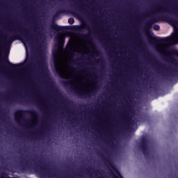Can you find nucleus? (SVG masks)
<instances>
[{
  "instance_id": "1",
  "label": "nucleus",
  "mask_w": 178,
  "mask_h": 178,
  "mask_svg": "<svg viewBox=\"0 0 178 178\" xmlns=\"http://www.w3.org/2000/svg\"><path fill=\"white\" fill-rule=\"evenodd\" d=\"M33 38L37 39L38 35H35L33 36V35H31L30 32L27 31L26 29H24L23 31H18V33H15L14 35L10 37L9 38H6L4 39L3 38L0 37V49L6 47V45H8L10 41L18 40L19 38H24L26 42H30L33 41Z\"/></svg>"
},
{
  "instance_id": "2",
  "label": "nucleus",
  "mask_w": 178,
  "mask_h": 178,
  "mask_svg": "<svg viewBox=\"0 0 178 178\" xmlns=\"http://www.w3.org/2000/svg\"><path fill=\"white\" fill-rule=\"evenodd\" d=\"M148 139L147 138L143 137L141 138V142L139 145V149L143 154L145 158L148 157L149 155V152H148Z\"/></svg>"
},
{
  "instance_id": "3",
  "label": "nucleus",
  "mask_w": 178,
  "mask_h": 178,
  "mask_svg": "<svg viewBox=\"0 0 178 178\" xmlns=\"http://www.w3.org/2000/svg\"><path fill=\"white\" fill-rule=\"evenodd\" d=\"M131 113H133V107L128 105L127 109L122 113V120H124L125 123H133V120L130 115Z\"/></svg>"
},
{
  "instance_id": "4",
  "label": "nucleus",
  "mask_w": 178,
  "mask_h": 178,
  "mask_svg": "<svg viewBox=\"0 0 178 178\" xmlns=\"http://www.w3.org/2000/svg\"><path fill=\"white\" fill-rule=\"evenodd\" d=\"M149 42H153L154 44H169V42L172 41V38L170 36L162 38L159 37L150 36V38H149Z\"/></svg>"
},
{
  "instance_id": "5",
  "label": "nucleus",
  "mask_w": 178,
  "mask_h": 178,
  "mask_svg": "<svg viewBox=\"0 0 178 178\" xmlns=\"http://www.w3.org/2000/svg\"><path fill=\"white\" fill-rule=\"evenodd\" d=\"M26 113H29V115H31V116H34L35 118H37V116H38L37 112H35V111L17 110L15 113L16 120H17V118H19V119H23V116H24Z\"/></svg>"
},
{
  "instance_id": "6",
  "label": "nucleus",
  "mask_w": 178,
  "mask_h": 178,
  "mask_svg": "<svg viewBox=\"0 0 178 178\" xmlns=\"http://www.w3.org/2000/svg\"><path fill=\"white\" fill-rule=\"evenodd\" d=\"M74 27L76 26H60L54 22L50 25V29H51V30H54V31H66V30H72V29H74Z\"/></svg>"
},
{
  "instance_id": "7",
  "label": "nucleus",
  "mask_w": 178,
  "mask_h": 178,
  "mask_svg": "<svg viewBox=\"0 0 178 178\" xmlns=\"http://www.w3.org/2000/svg\"><path fill=\"white\" fill-rule=\"evenodd\" d=\"M55 38L57 42L55 45V48H56L57 50L53 51L54 58L58 56L59 50L62 49V48H63V45H65V40H62L60 37H56Z\"/></svg>"
},
{
  "instance_id": "8",
  "label": "nucleus",
  "mask_w": 178,
  "mask_h": 178,
  "mask_svg": "<svg viewBox=\"0 0 178 178\" xmlns=\"http://www.w3.org/2000/svg\"><path fill=\"white\" fill-rule=\"evenodd\" d=\"M5 63H8L9 69H11L12 70H17V68L22 66V64H13L12 63H10L8 57H4L3 58L0 59V63L1 66H3V65H5Z\"/></svg>"
},
{
  "instance_id": "9",
  "label": "nucleus",
  "mask_w": 178,
  "mask_h": 178,
  "mask_svg": "<svg viewBox=\"0 0 178 178\" xmlns=\"http://www.w3.org/2000/svg\"><path fill=\"white\" fill-rule=\"evenodd\" d=\"M70 90H72V91H74V92H76V94H78V95L79 97H91L95 92V91H94V90H91L88 92H82L79 91L74 87H70Z\"/></svg>"
},
{
  "instance_id": "10",
  "label": "nucleus",
  "mask_w": 178,
  "mask_h": 178,
  "mask_svg": "<svg viewBox=\"0 0 178 178\" xmlns=\"http://www.w3.org/2000/svg\"><path fill=\"white\" fill-rule=\"evenodd\" d=\"M54 69L59 77L65 79V75L63 74V72H62V70H60V66L56 61H54Z\"/></svg>"
},
{
  "instance_id": "11",
  "label": "nucleus",
  "mask_w": 178,
  "mask_h": 178,
  "mask_svg": "<svg viewBox=\"0 0 178 178\" xmlns=\"http://www.w3.org/2000/svg\"><path fill=\"white\" fill-rule=\"evenodd\" d=\"M157 19L156 18H151L147 23H146V30H150L151 27H152V24L154 23H156Z\"/></svg>"
},
{
  "instance_id": "12",
  "label": "nucleus",
  "mask_w": 178,
  "mask_h": 178,
  "mask_svg": "<svg viewBox=\"0 0 178 178\" xmlns=\"http://www.w3.org/2000/svg\"><path fill=\"white\" fill-rule=\"evenodd\" d=\"M172 72H170V74L169 75H167V77H166V79L167 80H169V81H172V77H175V76H176L177 74H178V70H176V69H171Z\"/></svg>"
},
{
  "instance_id": "13",
  "label": "nucleus",
  "mask_w": 178,
  "mask_h": 178,
  "mask_svg": "<svg viewBox=\"0 0 178 178\" xmlns=\"http://www.w3.org/2000/svg\"><path fill=\"white\" fill-rule=\"evenodd\" d=\"M155 10H156V12H165V8L161 6H156Z\"/></svg>"
},
{
  "instance_id": "14",
  "label": "nucleus",
  "mask_w": 178,
  "mask_h": 178,
  "mask_svg": "<svg viewBox=\"0 0 178 178\" xmlns=\"http://www.w3.org/2000/svg\"><path fill=\"white\" fill-rule=\"evenodd\" d=\"M62 84L64 87H69V86H72V81H63Z\"/></svg>"
},
{
  "instance_id": "15",
  "label": "nucleus",
  "mask_w": 178,
  "mask_h": 178,
  "mask_svg": "<svg viewBox=\"0 0 178 178\" xmlns=\"http://www.w3.org/2000/svg\"><path fill=\"white\" fill-rule=\"evenodd\" d=\"M152 60H154L156 66H159V67H163V66H162L161 63L158 62V60L156 59V58L153 57Z\"/></svg>"
},
{
  "instance_id": "16",
  "label": "nucleus",
  "mask_w": 178,
  "mask_h": 178,
  "mask_svg": "<svg viewBox=\"0 0 178 178\" xmlns=\"http://www.w3.org/2000/svg\"><path fill=\"white\" fill-rule=\"evenodd\" d=\"M79 10H80V12H83L84 13H87V8H84V6H79L78 7Z\"/></svg>"
},
{
  "instance_id": "17",
  "label": "nucleus",
  "mask_w": 178,
  "mask_h": 178,
  "mask_svg": "<svg viewBox=\"0 0 178 178\" xmlns=\"http://www.w3.org/2000/svg\"><path fill=\"white\" fill-rule=\"evenodd\" d=\"M65 10H59L58 11H57L55 14V17H58V16H59V15L60 13H65Z\"/></svg>"
},
{
  "instance_id": "18",
  "label": "nucleus",
  "mask_w": 178,
  "mask_h": 178,
  "mask_svg": "<svg viewBox=\"0 0 178 178\" xmlns=\"http://www.w3.org/2000/svg\"><path fill=\"white\" fill-rule=\"evenodd\" d=\"M81 37H82V38H84V40H90V34L89 35H81Z\"/></svg>"
},
{
  "instance_id": "19",
  "label": "nucleus",
  "mask_w": 178,
  "mask_h": 178,
  "mask_svg": "<svg viewBox=\"0 0 178 178\" xmlns=\"http://www.w3.org/2000/svg\"><path fill=\"white\" fill-rule=\"evenodd\" d=\"M154 30H155V31H159V30H161V26H159L158 24H156L154 26Z\"/></svg>"
},
{
  "instance_id": "20",
  "label": "nucleus",
  "mask_w": 178,
  "mask_h": 178,
  "mask_svg": "<svg viewBox=\"0 0 178 178\" xmlns=\"http://www.w3.org/2000/svg\"><path fill=\"white\" fill-rule=\"evenodd\" d=\"M68 23L70 24H73L74 23V18L70 17L68 19Z\"/></svg>"
},
{
  "instance_id": "21",
  "label": "nucleus",
  "mask_w": 178,
  "mask_h": 178,
  "mask_svg": "<svg viewBox=\"0 0 178 178\" xmlns=\"http://www.w3.org/2000/svg\"><path fill=\"white\" fill-rule=\"evenodd\" d=\"M35 166H37L38 168H40L41 170H44V165H38L37 163L35 164Z\"/></svg>"
},
{
  "instance_id": "22",
  "label": "nucleus",
  "mask_w": 178,
  "mask_h": 178,
  "mask_svg": "<svg viewBox=\"0 0 178 178\" xmlns=\"http://www.w3.org/2000/svg\"><path fill=\"white\" fill-rule=\"evenodd\" d=\"M21 170H22V172H24V170H27V165L21 166Z\"/></svg>"
},
{
  "instance_id": "23",
  "label": "nucleus",
  "mask_w": 178,
  "mask_h": 178,
  "mask_svg": "<svg viewBox=\"0 0 178 178\" xmlns=\"http://www.w3.org/2000/svg\"><path fill=\"white\" fill-rule=\"evenodd\" d=\"M16 99L15 98H10V101H8V102H10V104H13V102H16Z\"/></svg>"
},
{
  "instance_id": "24",
  "label": "nucleus",
  "mask_w": 178,
  "mask_h": 178,
  "mask_svg": "<svg viewBox=\"0 0 178 178\" xmlns=\"http://www.w3.org/2000/svg\"><path fill=\"white\" fill-rule=\"evenodd\" d=\"M172 24H177V21L176 19H170Z\"/></svg>"
},
{
  "instance_id": "25",
  "label": "nucleus",
  "mask_w": 178,
  "mask_h": 178,
  "mask_svg": "<svg viewBox=\"0 0 178 178\" xmlns=\"http://www.w3.org/2000/svg\"><path fill=\"white\" fill-rule=\"evenodd\" d=\"M112 140H113V136L111 135L110 138V141H109L110 144H113V142L112 141Z\"/></svg>"
},
{
  "instance_id": "26",
  "label": "nucleus",
  "mask_w": 178,
  "mask_h": 178,
  "mask_svg": "<svg viewBox=\"0 0 178 178\" xmlns=\"http://www.w3.org/2000/svg\"><path fill=\"white\" fill-rule=\"evenodd\" d=\"M77 29H78L79 31H83V27H81V26H77Z\"/></svg>"
},
{
  "instance_id": "27",
  "label": "nucleus",
  "mask_w": 178,
  "mask_h": 178,
  "mask_svg": "<svg viewBox=\"0 0 178 178\" xmlns=\"http://www.w3.org/2000/svg\"><path fill=\"white\" fill-rule=\"evenodd\" d=\"M144 16H149V14L147 13L146 14L144 15Z\"/></svg>"
},
{
  "instance_id": "28",
  "label": "nucleus",
  "mask_w": 178,
  "mask_h": 178,
  "mask_svg": "<svg viewBox=\"0 0 178 178\" xmlns=\"http://www.w3.org/2000/svg\"><path fill=\"white\" fill-rule=\"evenodd\" d=\"M33 162H35V159H33Z\"/></svg>"
},
{
  "instance_id": "29",
  "label": "nucleus",
  "mask_w": 178,
  "mask_h": 178,
  "mask_svg": "<svg viewBox=\"0 0 178 178\" xmlns=\"http://www.w3.org/2000/svg\"><path fill=\"white\" fill-rule=\"evenodd\" d=\"M89 33H90V34H91V33H92L91 31H89Z\"/></svg>"
},
{
  "instance_id": "30",
  "label": "nucleus",
  "mask_w": 178,
  "mask_h": 178,
  "mask_svg": "<svg viewBox=\"0 0 178 178\" xmlns=\"http://www.w3.org/2000/svg\"><path fill=\"white\" fill-rule=\"evenodd\" d=\"M38 35H41V33H38Z\"/></svg>"
},
{
  "instance_id": "31",
  "label": "nucleus",
  "mask_w": 178,
  "mask_h": 178,
  "mask_svg": "<svg viewBox=\"0 0 178 178\" xmlns=\"http://www.w3.org/2000/svg\"><path fill=\"white\" fill-rule=\"evenodd\" d=\"M95 88H97V86H95Z\"/></svg>"
},
{
  "instance_id": "32",
  "label": "nucleus",
  "mask_w": 178,
  "mask_h": 178,
  "mask_svg": "<svg viewBox=\"0 0 178 178\" xmlns=\"http://www.w3.org/2000/svg\"><path fill=\"white\" fill-rule=\"evenodd\" d=\"M40 162V163H42V162H41V161H39Z\"/></svg>"
},
{
  "instance_id": "33",
  "label": "nucleus",
  "mask_w": 178,
  "mask_h": 178,
  "mask_svg": "<svg viewBox=\"0 0 178 178\" xmlns=\"http://www.w3.org/2000/svg\"><path fill=\"white\" fill-rule=\"evenodd\" d=\"M40 134H42V132H40Z\"/></svg>"
}]
</instances>
